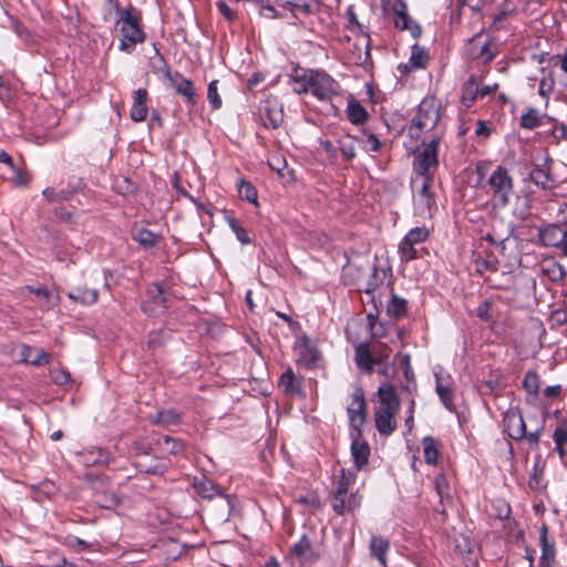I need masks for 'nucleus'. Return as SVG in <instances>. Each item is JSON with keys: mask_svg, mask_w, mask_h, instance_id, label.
Wrapping results in <instances>:
<instances>
[{"mask_svg": "<svg viewBox=\"0 0 567 567\" xmlns=\"http://www.w3.org/2000/svg\"><path fill=\"white\" fill-rule=\"evenodd\" d=\"M539 542H540V546H542V550H543L542 559L543 560L553 559L554 555H555V550H554V547L551 545H549V543L547 540V527L545 525L540 529Z\"/></svg>", "mask_w": 567, "mask_h": 567, "instance_id": "46", "label": "nucleus"}, {"mask_svg": "<svg viewBox=\"0 0 567 567\" xmlns=\"http://www.w3.org/2000/svg\"><path fill=\"white\" fill-rule=\"evenodd\" d=\"M193 485L196 492L204 498H213L219 494L218 488L205 477L195 480Z\"/></svg>", "mask_w": 567, "mask_h": 567, "instance_id": "38", "label": "nucleus"}, {"mask_svg": "<svg viewBox=\"0 0 567 567\" xmlns=\"http://www.w3.org/2000/svg\"><path fill=\"white\" fill-rule=\"evenodd\" d=\"M296 351L298 353V362L305 367H317L321 359V353L316 344L306 336L298 339L296 343Z\"/></svg>", "mask_w": 567, "mask_h": 567, "instance_id": "11", "label": "nucleus"}, {"mask_svg": "<svg viewBox=\"0 0 567 567\" xmlns=\"http://www.w3.org/2000/svg\"><path fill=\"white\" fill-rule=\"evenodd\" d=\"M290 10L295 12L312 13L313 3L309 0H287Z\"/></svg>", "mask_w": 567, "mask_h": 567, "instance_id": "47", "label": "nucleus"}, {"mask_svg": "<svg viewBox=\"0 0 567 567\" xmlns=\"http://www.w3.org/2000/svg\"><path fill=\"white\" fill-rule=\"evenodd\" d=\"M355 474L351 471L341 470V475L338 482L337 491L332 497V508H342V499L341 496H346L348 494L349 487L354 484Z\"/></svg>", "mask_w": 567, "mask_h": 567, "instance_id": "18", "label": "nucleus"}, {"mask_svg": "<svg viewBox=\"0 0 567 567\" xmlns=\"http://www.w3.org/2000/svg\"><path fill=\"white\" fill-rule=\"evenodd\" d=\"M51 379L59 385L66 384L70 380V374L63 369H53L50 373Z\"/></svg>", "mask_w": 567, "mask_h": 567, "instance_id": "53", "label": "nucleus"}, {"mask_svg": "<svg viewBox=\"0 0 567 567\" xmlns=\"http://www.w3.org/2000/svg\"><path fill=\"white\" fill-rule=\"evenodd\" d=\"M371 556L377 558L382 567H386V553L390 548V543L381 536H372L370 539Z\"/></svg>", "mask_w": 567, "mask_h": 567, "instance_id": "24", "label": "nucleus"}, {"mask_svg": "<svg viewBox=\"0 0 567 567\" xmlns=\"http://www.w3.org/2000/svg\"><path fill=\"white\" fill-rule=\"evenodd\" d=\"M347 113L350 122L355 125L362 124L368 116L365 109L357 101L349 102Z\"/></svg>", "mask_w": 567, "mask_h": 567, "instance_id": "37", "label": "nucleus"}, {"mask_svg": "<svg viewBox=\"0 0 567 567\" xmlns=\"http://www.w3.org/2000/svg\"><path fill=\"white\" fill-rule=\"evenodd\" d=\"M291 553L301 560H311L316 557L311 540L307 535H302L298 543H296Z\"/></svg>", "mask_w": 567, "mask_h": 567, "instance_id": "31", "label": "nucleus"}, {"mask_svg": "<svg viewBox=\"0 0 567 567\" xmlns=\"http://www.w3.org/2000/svg\"><path fill=\"white\" fill-rule=\"evenodd\" d=\"M427 237L429 230L425 227H415L411 229L399 245L401 258L404 260L417 258V250L414 246L424 243Z\"/></svg>", "mask_w": 567, "mask_h": 567, "instance_id": "8", "label": "nucleus"}, {"mask_svg": "<svg viewBox=\"0 0 567 567\" xmlns=\"http://www.w3.org/2000/svg\"><path fill=\"white\" fill-rule=\"evenodd\" d=\"M371 350L375 364L388 362L391 350L385 343L375 342Z\"/></svg>", "mask_w": 567, "mask_h": 567, "instance_id": "44", "label": "nucleus"}, {"mask_svg": "<svg viewBox=\"0 0 567 567\" xmlns=\"http://www.w3.org/2000/svg\"><path fill=\"white\" fill-rule=\"evenodd\" d=\"M171 85L176 91V93L185 97L187 103H195V89L190 80L179 74H175L171 78Z\"/></svg>", "mask_w": 567, "mask_h": 567, "instance_id": "21", "label": "nucleus"}, {"mask_svg": "<svg viewBox=\"0 0 567 567\" xmlns=\"http://www.w3.org/2000/svg\"><path fill=\"white\" fill-rule=\"evenodd\" d=\"M505 432L513 440H522L525 436V422L517 410H508L503 419Z\"/></svg>", "mask_w": 567, "mask_h": 567, "instance_id": "14", "label": "nucleus"}, {"mask_svg": "<svg viewBox=\"0 0 567 567\" xmlns=\"http://www.w3.org/2000/svg\"><path fill=\"white\" fill-rule=\"evenodd\" d=\"M523 386L527 393L536 395L539 390V379L535 371H528L523 380Z\"/></svg>", "mask_w": 567, "mask_h": 567, "instance_id": "45", "label": "nucleus"}, {"mask_svg": "<svg viewBox=\"0 0 567 567\" xmlns=\"http://www.w3.org/2000/svg\"><path fill=\"white\" fill-rule=\"evenodd\" d=\"M477 95H480V86L476 80L472 78L464 84L462 94L463 104L468 107Z\"/></svg>", "mask_w": 567, "mask_h": 567, "instance_id": "39", "label": "nucleus"}, {"mask_svg": "<svg viewBox=\"0 0 567 567\" xmlns=\"http://www.w3.org/2000/svg\"><path fill=\"white\" fill-rule=\"evenodd\" d=\"M133 238L145 248H151L157 245L161 236L146 228H138L135 230Z\"/></svg>", "mask_w": 567, "mask_h": 567, "instance_id": "35", "label": "nucleus"}, {"mask_svg": "<svg viewBox=\"0 0 567 567\" xmlns=\"http://www.w3.org/2000/svg\"><path fill=\"white\" fill-rule=\"evenodd\" d=\"M0 162L7 164L11 169H14L12 157L4 151L0 152Z\"/></svg>", "mask_w": 567, "mask_h": 567, "instance_id": "63", "label": "nucleus"}, {"mask_svg": "<svg viewBox=\"0 0 567 567\" xmlns=\"http://www.w3.org/2000/svg\"><path fill=\"white\" fill-rule=\"evenodd\" d=\"M116 27L121 32L118 49L123 52H133L136 44L142 43L145 40V34L138 25V20L130 10L121 12L120 18L116 21Z\"/></svg>", "mask_w": 567, "mask_h": 567, "instance_id": "1", "label": "nucleus"}, {"mask_svg": "<svg viewBox=\"0 0 567 567\" xmlns=\"http://www.w3.org/2000/svg\"><path fill=\"white\" fill-rule=\"evenodd\" d=\"M147 91L145 89H138L133 93V103L130 112V117L134 122H142L147 116Z\"/></svg>", "mask_w": 567, "mask_h": 567, "instance_id": "19", "label": "nucleus"}, {"mask_svg": "<svg viewBox=\"0 0 567 567\" xmlns=\"http://www.w3.org/2000/svg\"><path fill=\"white\" fill-rule=\"evenodd\" d=\"M439 143H440V138H437V137L431 140V142L429 144H426L424 146V148L415 155V159H414V171L416 173L415 179L433 177V171H435L439 165V158H437Z\"/></svg>", "mask_w": 567, "mask_h": 567, "instance_id": "5", "label": "nucleus"}, {"mask_svg": "<svg viewBox=\"0 0 567 567\" xmlns=\"http://www.w3.org/2000/svg\"><path fill=\"white\" fill-rule=\"evenodd\" d=\"M367 272H371V274H370V278H369L363 290L367 293H371L383 281V279L386 276V271L383 269L379 270V268L374 264L373 265L367 264L365 274Z\"/></svg>", "mask_w": 567, "mask_h": 567, "instance_id": "32", "label": "nucleus"}, {"mask_svg": "<svg viewBox=\"0 0 567 567\" xmlns=\"http://www.w3.org/2000/svg\"><path fill=\"white\" fill-rule=\"evenodd\" d=\"M239 194L247 202L257 204V190L248 182H241L239 185Z\"/></svg>", "mask_w": 567, "mask_h": 567, "instance_id": "49", "label": "nucleus"}, {"mask_svg": "<svg viewBox=\"0 0 567 567\" xmlns=\"http://www.w3.org/2000/svg\"><path fill=\"white\" fill-rule=\"evenodd\" d=\"M467 53L473 60L488 63L496 56L497 51L489 41H482L480 37H475L468 43Z\"/></svg>", "mask_w": 567, "mask_h": 567, "instance_id": "13", "label": "nucleus"}, {"mask_svg": "<svg viewBox=\"0 0 567 567\" xmlns=\"http://www.w3.org/2000/svg\"><path fill=\"white\" fill-rule=\"evenodd\" d=\"M399 411L378 409L374 413L375 427L381 435L389 436L396 429L395 414Z\"/></svg>", "mask_w": 567, "mask_h": 567, "instance_id": "17", "label": "nucleus"}, {"mask_svg": "<svg viewBox=\"0 0 567 567\" xmlns=\"http://www.w3.org/2000/svg\"><path fill=\"white\" fill-rule=\"evenodd\" d=\"M435 488L441 499L449 496V484L443 475L435 478Z\"/></svg>", "mask_w": 567, "mask_h": 567, "instance_id": "54", "label": "nucleus"}, {"mask_svg": "<svg viewBox=\"0 0 567 567\" xmlns=\"http://www.w3.org/2000/svg\"><path fill=\"white\" fill-rule=\"evenodd\" d=\"M422 446L425 462L431 465L436 464L440 455L437 441L432 436H425L422 440Z\"/></svg>", "mask_w": 567, "mask_h": 567, "instance_id": "34", "label": "nucleus"}, {"mask_svg": "<svg viewBox=\"0 0 567 567\" xmlns=\"http://www.w3.org/2000/svg\"><path fill=\"white\" fill-rule=\"evenodd\" d=\"M354 360L361 371L369 374L372 373L375 362L372 355V350L368 343H360L355 347Z\"/></svg>", "mask_w": 567, "mask_h": 567, "instance_id": "22", "label": "nucleus"}, {"mask_svg": "<svg viewBox=\"0 0 567 567\" xmlns=\"http://www.w3.org/2000/svg\"><path fill=\"white\" fill-rule=\"evenodd\" d=\"M414 207L416 214L422 217H432L437 210L435 193L433 190L434 178L425 177L423 179H413Z\"/></svg>", "mask_w": 567, "mask_h": 567, "instance_id": "3", "label": "nucleus"}, {"mask_svg": "<svg viewBox=\"0 0 567 567\" xmlns=\"http://www.w3.org/2000/svg\"><path fill=\"white\" fill-rule=\"evenodd\" d=\"M229 227L235 233L236 238L244 245L250 243V238L247 235L246 230L233 218L228 220Z\"/></svg>", "mask_w": 567, "mask_h": 567, "instance_id": "50", "label": "nucleus"}, {"mask_svg": "<svg viewBox=\"0 0 567 567\" xmlns=\"http://www.w3.org/2000/svg\"><path fill=\"white\" fill-rule=\"evenodd\" d=\"M476 315L482 320H488L492 317V305L489 301L482 302L477 309Z\"/></svg>", "mask_w": 567, "mask_h": 567, "instance_id": "57", "label": "nucleus"}, {"mask_svg": "<svg viewBox=\"0 0 567 567\" xmlns=\"http://www.w3.org/2000/svg\"><path fill=\"white\" fill-rule=\"evenodd\" d=\"M436 379V392L442 403L449 409H453V391L450 382H444L443 378L435 373Z\"/></svg>", "mask_w": 567, "mask_h": 567, "instance_id": "33", "label": "nucleus"}, {"mask_svg": "<svg viewBox=\"0 0 567 567\" xmlns=\"http://www.w3.org/2000/svg\"><path fill=\"white\" fill-rule=\"evenodd\" d=\"M362 432H351V454L358 470L362 468L369 460V444L361 437Z\"/></svg>", "mask_w": 567, "mask_h": 567, "instance_id": "15", "label": "nucleus"}, {"mask_svg": "<svg viewBox=\"0 0 567 567\" xmlns=\"http://www.w3.org/2000/svg\"><path fill=\"white\" fill-rule=\"evenodd\" d=\"M542 123L539 113L535 109H529L520 116V126L526 130H533Z\"/></svg>", "mask_w": 567, "mask_h": 567, "instance_id": "42", "label": "nucleus"}, {"mask_svg": "<svg viewBox=\"0 0 567 567\" xmlns=\"http://www.w3.org/2000/svg\"><path fill=\"white\" fill-rule=\"evenodd\" d=\"M311 93L319 100H329L339 91V84L323 71L310 70Z\"/></svg>", "mask_w": 567, "mask_h": 567, "instance_id": "7", "label": "nucleus"}, {"mask_svg": "<svg viewBox=\"0 0 567 567\" xmlns=\"http://www.w3.org/2000/svg\"><path fill=\"white\" fill-rule=\"evenodd\" d=\"M486 184L488 186V193H491L498 206L504 207L508 205L511 196L514 193V182L505 167L497 166L487 178Z\"/></svg>", "mask_w": 567, "mask_h": 567, "instance_id": "2", "label": "nucleus"}, {"mask_svg": "<svg viewBox=\"0 0 567 567\" xmlns=\"http://www.w3.org/2000/svg\"><path fill=\"white\" fill-rule=\"evenodd\" d=\"M216 6H217L219 12L228 21H233L235 19V17H236L235 11L233 8H230V6L226 1L219 0V1H217Z\"/></svg>", "mask_w": 567, "mask_h": 567, "instance_id": "55", "label": "nucleus"}, {"mask_svg": "<svg viewBox=\"0 0 567 567\" xmlns=\"http://www.w3.org/2000/svg\"><path fill=\"white\" fill-rule=\"evenodd\" d=\"M394 24L400 30L409 31L413 38H419L421 27L408 14V6L404 0H395L392 6Z\"/></svg>", "mask_w": 567, "mask_h": 567, "instance_id": "10", "label": "nucleus"}, {"mask_svg": "<svg viewBox=\"0 0 567 567\" xmlns=\"http://www.w3.org/2000/svg\"><path fill=\"white\" fill-rule=\"evenodd\" d=\"M338 150L342 157L352 161L355 157V138L351 135H344L338 140Z\"/></svg>", "mask_w": 567, "mask_h": 567, "instance_id": "36", "label": "nucleus"}, {"mask_svg": "<svg viewBox=\"0 0 567 567\" xmlns=\"http://www.w3.org/2000/svg\"><path fill=\"white\" fill-rule=\"evenodd\" d=\"M540 237L546 245L558 249L564 257H567V227L548 225L540 230Z\"/></svg>", "mask_w": 567, "mask_h": 567, "instance_id": "12", "label": "nucleus"}, {"mask_svg": "<svg viewBox=\"0 0 567 567\" xmlns=\"http://www.w3.org/2000/svg\"><path fill=\"white\" fill-rule=\"evenodd\" d=\"M279 386L288 395H302L301 380L295 375L291 368H288L279 379Z\"/></svg>", "mask_w": 567, "mask_h": 567, "instance_id": "20", "label": "nucleus"}, {"mask_svg": "<svg viewBox=\"0 0 567 567\" xmlns=\"http://www.w3.org/2000/svg\"><path fill=\"white\" fill-rule=\"evenodd\" d=\"M386 312L394 319L402 318L406 313V301L398 296H392Z\"/></svg>", "mask_w": 567, "mask_h": 567, "instance_id": "40", "label": "nucleus"}, {"mask_svg": "<svg viewBox=\"0 0 567 567\" xmlns=\"http://www.w3.org/2000/svg\"><path fill=\"white\" fill-rule=\"evenodd\" d=\"M25 289L33 293L40 300V307L43 310H50L55 307L60 300L59 295H53L44 287H25Z\"/></svg>", "mask_w": 567, "mask_h": 567, "instance_id": "26", "label": "nucleus"}, {"mask_svg": "<svg viewBox=\"0 0 567 567\" xmlns=\"http://www.w3.org/2000/svg\"><path fill=\"white\" fill-rule=\"evenodd\" d=\"M341 499L343 503L342 508H340V509L333 508V511L339 515H342L346 512H352V511L357 509L360 506V502H361V498L357 494H350L349 496L347 494L346 496H341Z\"/></svg>", "mask_w": 567, "mask_h": 567, "instance_id": "43", "label": "nucleus"}, {"mask_svg": "<svg viewBox=\"0 0 567 567\" xmlns=\"http://www.w3.org/2000/svg\"><path fill=\"white\" fill-rule=\"evenodd\" d=\"M259 116L266 127H279L284 121L281 103L276 97H267L259 105Z\"/></svg>", "mask_w": 567, "mask_h": 567, "instance_id": "9", "label": "nucleus"}, {"mask_svg": "<svg viewBox=\"0 0 567 567\" xmlns=\"http://www.w3.org/2000/svg\"><path fill=\"white\" fill-rule=\"evenodd\" d=\"M163 443L167 445L166 451L169 454H177L183 450V444L179 441L173 440L169 436L163 439Z\"/></svg>", "mask_w": 567, "mask_h": 567, "instance_id": "56", "label": "nucleus"}, {"mask_svg": "<svg viewBox=\"0 0 567 567\" xmlns=\"http://www.w3.org/2000/svg\"><path fill=\"white\" fill-rule=\"evenodd\" d=\"M80 461L85 466H97L107 464L110 454L103 449L92 447L80 453Z\"/></svg>", "mask_w": 567, "mask_h": 567, "instance_id": "23", "label": "nucleus"}, {"mask_svg": "<svg viewBox=\"0 0 567 567\" xmlns=\"http://www.w3.org/2000/svg\"><path fill=\"white\" fill-rule=\"evenodd\" d=\"M529 179L543 189H550L554 186L549 169L542 167L540 164H536L535 168L532 169Z\"/></svg>", "mask_w": 567, "mask_h": 567, "instance_id": "29", "label": "nucleus"}, {"mask_svg": "<svg viewBox=\"0 0 567 567\" xmlns=\"http://www.w3.org/2000/svg\"><path fill=\"white\" fill-rule=\"evenodd\" d=\"M177 421H178V415L173 410L158 412L157 420H156L157 423H161L163 425L174 424Z\"/></svg>", "mask_w": 567, "mask_h": 567, "instance_id": "52", "label": "nucleus"}, {"mask_svg": "<svg viewBox=\"0 0 567 567\" xmlns=\"http://www.w3.org/2000/svg\"><path fill=\"white\" fill-rule=\"evenodd\" d=\"M321 147L324 150L327 155L330 159L337 161L338 159V147L333 145L330 141H321L320 142Z\"/></svg>", "mask_w": 567, "mask_h": 567, "instance_id": "58", "label": "nucleus"}, {"mask_svg": "<svg viewBox=\"0 0 567 567\" xmlns=\"http://www.w3.org/2000/svg\"><path fill=\"white\" fill-rule=\"evenodd\" d=\"M427 61H429L427 52L423 48L414 44L412 47V52H411V56L409 59V63L404 64V65H400V68H403L402 72H408L413 69L424 68L426 65Z\"/></svg>", "mask_w": 567, "mask_h": 567, "instance_id": "28", "label": "nucleus"}, {"mask_svg": "<svg viewBox=\"0 0 567 567\" xmlns=\"http://www.w3.org/2000/svg\"><path fill=\"white\" fill-rule=\"evenodd\" d=\"M441 117V105L434 97L424 99L419 105V111L412 121L409 132L412 136H419L420 131L434 128Z\"/></svg>", "mask_w": 567, "mask_h": 567, "instance_id": "4", "label": "nucleus"}, {"mask_svg": "<svg viewBox=\"0 0 567 567\" xmlns=\"http://www.w3.org/2000/svg\"><path fill=\"white\" fill-rule=\"evenodd\" d=\"M21 357L22 361L37 367L48 364L50 361L49 354L45 351L30 346L22 347Z\"/></svg>", "mask_w": 567, "mask_h": 567, "instance_id": "25", "label": "nucleus"}, {"mask_svg": "<svg viewBox=\"0 0 567 567\" xmlns=\"http://www.w3.org/2000/svg\"><path fill=\"white\" fill-rule=\"evenodd\" d=\"M554 441L558 447H561L565 443H567V430L557 427L554 432Z\"/></svg>", "mask_w": 567, "mask_h": 567, "instance_id": "60", "label": "nucleus"}, {"mask_svg": "<svg viewBox=\"0 0 567 567\" xmlns=\"http://www.w3.org/2000/svg\"><path fill=\"white\" fill-rule=\"evenodd\" d=\"M68 297L82 305H93L97 301L99 292L96 289H89L86 287H78L68 293Z\"/></svg>", "mask_w": 567, "mask_h": 567, "instance_id": "30", "label": "nucleus"}, {"mask_svg": "<svg viewBox=\"0 0 567 567\" xmlns=\"http://www.w3.org/2000/svg\"><path fill=\"white\" fill-rule=\"evenodd\" d=\"M362 271L363 267H357L354 265L349 264L342 270V278L346 284L357 285L363 277Z\"/></svg>", "mask_w": 567, "mask_h": 567, "instance_id": "41", "label": "nucleus"}, {"mask_svg": "<svg viewBox=\"0 0 567 567\" xmlns=\"http://www.w3.org/2000/svg\"><path fill=\"white\" fill-rule=\"evenodd\" d=\"M380 147H381V142L379 141V138L375 135L370 134L365 140L367 151L378 152L380 150Z\"/></svg>", "mask_w": 567, "mask_h": 567, "instance_id": "59", "label": "nucleus"}, {"mask_svg": "<svg viewBox=\"0 0 567 567\" xmlns=\"http://www.w3.org/2000/svg\"><path fill=\"white\" fill-rule=\"evenodd\" d=\"M148 293L153 298L154 302L157 305L165 306V303L167 302V298L163 290V287L158 284H154L150 288Z\"/></svg>", "mask_w": 567, "mask_h": 567, "instance_id": "51", "label": "nucleus"}, {"mask_svg": "<svg viewBox=\"0 0 567 567\" xmlns=\"http://www.w3.org/2000/svg\"><path fill=\"white\" fill-rule=\"evenodd\" d=\"M207 97L213 109L218 110L221 106V99L218 94V81L214 80L208 84Z\"/></svg>", "mask_w": 567, "mask_h": 567, "instance_id": "48", "label": "nucleus"}, {"mask_svg": "<svg viewBox=\"0 0 567 567\" xmlns=\"http://www.w3.org/2000/svg\"><path fill=\"white\" fill-rule=\"evenodd\" d=\"M476 135L487 136L489 134V128L485 125L484 122L478 121L475 128Z\"/></svg>", "mask_w": 567, "mask_h": 567, "instance_id": "64", "label": "nucleus"}, {"mask_svg": "<svg viewBox=\"0 0 567 567\" xmlns=\"http://www.w3.org/2000/svg\"><path fill=\"white\" fill-rule=\"evenodd\" d=\"M352 432H361L367 420L365 399L362 389H355L351 395V402L347 408Z\"/></svg>", "mask_w": 567, "mask_h": 567, "instance_id": "6", "label": "nucleus"}, {"mask_svg": "<svg viewBox=\"0 0 567 567\" xmlns=\"http://www.w3.org/2000/svg\"><path fill=\"white\" fill-rule=\"evenodd\" d=\"M260 13L264 17L269 18V19H276L278 17L277 13H276L275 8L271 7V6L262 7L261 10H260Z\"/></svg>", "mask_w": 567, "mask_h": 567, "instance_id": "62", "label": "nucleus"}, {"mask_svg": "<svg viewBox=\"0 0 567 567\" xmlns=\"http://www.w3.org/2000/svg\"><path fill=\"white\" fill-rule=\"evenodd\" d=\"M291 81L293 82V92L297 94H302L308 91L311 92V76L310 70L306 71L302 69H296L290 75Z\"/></svg>", "mask_w": 567, "mask_h": 567, "instance_id": "27", "label": "nucleus"}, {"mask_svg": "<svg viewBox=\"0 0 567 567\" xmlns=\"http://www.w3.org/2000/svg\"><path fill=\"white\" fill-rule=\"evenodd\" d=\"M377 395L381 403V408L383 410L390 411H399L400 410V399L396 394L395 388L393 384L389 382H384L378 389Z\"/></svg>", "mask_w": 567, "mask_h": 567, "instance_id": "16", "label": "nucleus"}, {"mask_svg": "<svg viewBox=\"0 0 567 567\" xmlns=\"http://www.w3.org/2000/svg\"><path fill=\"white\" fill-rule=\"evenodd\" d=\"M269 165L272 171L281 174L282 169L286 167V161L280 157H274L269 161Z\"/></svg>", "mask_w": 567, "mask_h": 567, "instance_id": "61", "label": "nucleus"}]
</instances>
